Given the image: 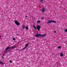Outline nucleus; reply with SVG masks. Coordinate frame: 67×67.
Wrapping results in <instances>:
<instances>
[{
	"mask_svg": "<svg viewBox=\"0 0 67 67\" xmlns=\"http://www.w3.org/2000/svg\"><path fill=\"white\" fill-rule=\"evenodd\" d=\"M13 40L14 41H15V38H13Z\"/></svg>",
	"mask_w": 67,
	"mask_h": 67,
	"instance_id": "nucleus-20",
	"label": "nucleus"
},
{
	"mask_svg": "<svg viewBox=\"0 0 67 67\" xmlns=\"http://www.w3.org/2000/svg\"><path fill=\"white\" fill-rule=\"evenodd\" d=\"M5 54H3V55H4Z\"/></svg>",
	"mask_w": 67,
	"mask_h": 67,
	"instance_id": "nucleus-27",
	"label": "nucleus"
},
{
	"mask_svg": "<svg viewBox=\"0 0 67 67\" xmlns=\"http://www.w3.org/2000/svg\"><path fill=\"white\" fill-rule=\"evenodd\" d=\"M1 36L0 35V38H1Z\"/></svg>",
	"mask_w": 67,
	"mask_h": 67,
	"instance_id": "nucleus-26",
	"label": "nucleus"
},
{
	"mask_svg": "<svg viewBox=\"0 0 67 67\" xmlns=\"http://www.w3.org/2000/svg\"><path fill=\"white\" fill-rule=\"evenodd\" d=\"M26 28V30H28L29 29V28H28V26H26V27H25Z\"/></svg>",
	"mask_w": 67,
	"mask_h": 67,
	"instance_id": "nucleus-8",
	"label": "nucleus"
},
{
	"mask_svg": "<svg viewBox=\"0 0 67 67\" xmlns=\"http://www.w3.org/2000/svg\"><path fill=\"white\" fill-rule=\"evenodd\" d=\"M52 22L55 23H56V21L53 20H49L47 22V24H49V23H52Z\"/></svg>",
	"mask_w": 67,
	"mask_h": 67,
	"instance_id": "nucleus-2",
	"label": "nucleus"
},
{
	"mask_svg": "<svg viewBox=\"0 0 67 67\" xmlns=\"http://www.w3.org/2000/svg\"><path fill=\"white\" fill-rule=\"evenodd\" d=\"M25 27V26H24V25H23V27H22V28L23 29H24V28Z\"/></svg>",
	"mask_w": 67,
	"mask_h": 67,
	"instance_id": "nucleus-9",
	"label": "nucleus"
},
{
	"mask_svg": "<svg viewBox=\"0 0 67 67\" xmlns=\"http://www.w3.org/2000/svg\"><path fill=\"white\" fill-rule=\"evenodd\" d=\"M9 48H10V47L9 46H8V47L7 48H6V49H5V52H7V50H8V49H9Z\"/></svg>",
	"mask_w": 67,
	"mask_h": 67,
	"instance_id": "nucleus-5",
	"label": "nucleus"
},
{
	"mask_svg": "<svg viewBox=\"0 0 67 67\" xmlns=\"http://www.w3.org/2000/svg\"><path fill=\"white\" fill-rule=\"evenodd\" d=\"M9 62H10V63H12V61L11 60H10L9 61Z\"/></svg>",
	"mask_w": 67,
	"mask_h": 67,
	"instance_id": "nucleus-18",
	"label": "nucleus"
},
{
	"mask_svg": "<svg viewBox=\"0 0 67 67\" xmlns=\"http://www.w3.org/2000/svg\"><path fill=\"white\" fill-rule=\"evenodd\" d=\"M14 22L15 24L17 25H20V23L18 22V21L17 20H15L14 21Z\"/></svg>",
	"mask_w": 67,
	"mask_h": 67,
	"instance_id": "nucleus-4",
	"label": "nucleus"
},
{
	"mask_svg": "<svg viewBox=\"0 0 67 67\" xmlns=\"http://www.w3.org/2000/svg\"><path fill=\"white\" fill-rule=\"evenodd\" d=\"M61 48V46H59L58 47V48Z\"/></svg>",
	"mask_w": 67,
	"mask_h": 67,
	"instance_id": "nucleus-14",
	"label": "nucleus"
},
{
	"mask_svg": "<svg viewBox=\"0 0 67 67\" xmlns=\"http://www.w3.org/2000/svg\"><path fill=\"white\" fill-rule=\"evenodd\" d=\"M29 45V44H26V45H25V47H27V46H28V45Z\"/></svg>",
	"mask_w": 67,
	"mask_h": 67,
	"instance_id": "nucleus-7",
	"label": "nucleus"
},
{
	"mask_svg": "<svg viewBox=\"0 0 67 67\" xmlns=\"http://www.w3.org/2000/svg\"><path fill=\"white\" fill-rule=\"evenodd\" d=\"M65 32H67V29H65Z\"/></svg>",
	"mask_w": 67,
	"mask_h": 67,
	"instance_id": "nucleus-16",
	"label": "nucleus"
},
{
	"mask_svg": "<svg viewBox=\"0 0 67 67\" xmlns=\"http://www.w3.org/2000/svg\"><path fill=\"white\" fill-rule=\"evenodd\" d=\"M40 22H41V21H37V23H40Z\"/></svg>",
	"mask_w": 67,
	"mask_h": 67,
	"instance_id": "nucleus-13",
	"label": "nucleus"
},
{
	"mask_svg": "<svg viewBox=\"0 0 67 67\" xmlns=\"http://www.w3.org/2000/svg\"><path fill=\"white\" fill-rule=\"evenodd\" d=\"M60 56L61 57H62V56H63V53H61L60 54Z\"/></svg>",
	"mask_w": 67,
	"mask_h": 67,
	"instance_id": "nucleus-10",
	"label": "nucleus"
},
{
	"mask_svg": "<svg viewBox=\"0 0 67 67\" xmlns=\"http://www.w3.org/2000/svg\"><path fill=\"white\" fill-rule=\"evenodd\" d=\"M33 27H34V29H35L36 30V27H35V26L34 25Z\"/></svg>",
	"mask_w": 67,
	"mask_h": 67,
	"instance_id": "nucleus-11",
	"label": "nucleus"
},
{
	"mask_svg": "<svg viewBox=\"0 0 67 67\" xmlns=\"http://www.w3.org/2000/svg\"><path fill=\"white\" fill-rule=\"evenodd\" d=\"M26 48V47H25L23 48V49H25V48Z\"/></svg>",
	"mask_w": 67,
	"mask_h": 67,
	"instance_id": "nucleus-22",
	"label": "nucleus"
},
{
	"mask_svg": "<svg viewBox=\"0 0 67 67\" xmlns=\"http://www.w3.org/2000/svg\"><path fill=\"white\" fill-rule=\"evenodd\" d=\"M44 9H45V8L43 7L42 8V10H43L42 11V12H45V10Z\"/></svg>",
	"mask_w": 67,
	"mask_h": 67,
	"instance_id": "nucleus-6",
	"label": "nucleus"
},
{
	"mask_svg": "<svg viewBox=\"0 0 67 67\" xmlns=\"http://www.w3.org/2000/svg\"><path fill=\"white\" fill-rule=\"evenodd\" d=\"M10 49H13V48H14L13 47H11L10 48Z\"/></svg>",
	"mask_w": 67,
	"mask_h": 67,
	"instance_id": "nucleus-15",
	"label": "nucleus"
},
{
	"mask_svg": "<svg viewBox=\"0 0 67 67\" xmlns=\"http://www.w3.org/2000/svg\"><path fill=\"white\" fill-rule=\"evenodd\" d=\"M0 64H3V62H0Z\"/></svg>",
	"mask_w": 67,
	"mask_h": 67,
	"instance_id": "nucleus-12",
	"label": "nucleus"
},
{
	"mask_svg": "<svg viewBox=\"0 0 67 67\" xmlns=\"http://www.w3.org/2000/svg\"><path fill=\"white\" fill-rule=\"evenodd\" d=\"M44 19V18L42 17V19Z\"/></svg>",
	"mask_w": 67,
	"mask_h": 67,
	"instance_id": "nucleus-25",
	"label": "nucleus"
},
{
	"mask_svg": "<svg viewBox=\"0 0 67 67\" xmlns=\"http://www.w3.org/2000/svg\"><path fill=\"white\" fill-rule=\"evenodd\" d=\"M2 58L3 59L4 58H3V57H2Z\"/></svg>",
	"mask_w": 67,
	"mask_h": 67,
	"instance_id": "nucleus-24",
	"label": "nucleus"
},
{
	"mask_svg": "<svg viewBox=\"0 0 67 67\" xmlns=\"http://www.w3.org/2000/svg\"><path fill=\"white\" fill-rule=\"evenodd\" d=\"M46 36V34H44V35H42L41 34H37L36 35H35V36L36 37H43L45 36Z\"/></svg>",
	"mask_w": 67,
	"mask_h": 67,
	"instance_id": "nucleus-1",
	"label": "nucleus"
},
{
	"mask_svg": "<svg viewBox=\"0 0 67 67\" xmlns=\"http://www.w3.org/2000/svg\"><path fill=\"white\" fill-rule=\"evenodd\" d=\"M41 3H42L43 2V0H40Z\"/></svg>",
	"mask_w": 67,
	"mask_h": 67,
	"instance_id": "nucleus-19",
	"label": "nucleus"
},
{
	"mask_svg": "<svg viewBox=\"0 0 67 67\" xmlns=\"http://www.w3.org/2000/svg\"><path fill=\"white\" fill-rule=\"evenodd\" d=\"M37 26V29L38 30V31H40V29H41V26H39V25H36Z\"/></svg>",
	"mask_w": 67,
	"mask_h": 67,
	"instance_id": "nucleus-3",
	"label": "nucleus"
},
{
	"mask_svg": "<svg viewBox=\"0 0 67 67\" xmlns=\"http://www.w3.org/2000/svg\"><path fill=\"white\" fill-rule=\"evenodd\" d=\"M14 48H16V46H13Z\"/></svg>",
	"mask_w": 67,
	"mask_h": 67,
	"instance_id": "nucleus-17",
	"label": "nucleus"
},
{
	"mask_svg": "<svg viewBox=\"0 0 67 67\" xmlns=\"http://www.w3.org/2000/svg\"><path fill=\"white\" fill-rule=\"evenodd\" d=\"M56 31H54V33H56Z\"/></svg>",
	"mask_w": 67,
	"mask_h": 67,
	"instance_id": "nucleus-21",
	"label": "nucleus"
},
{
	"mask_svg": "<svg viewBox=\"0 0 67 67\" xmlns=\"http://www.w3.org/2000/svg\"><path fill=\"white\" fill-rule=\"evenodd\" d=\"M25 17L26 18H27V16H25Z\"/></svg>",
	"mask_w": 67,
	"mask_h": 67,
	"instance_id": "nucleus-23",
	"label": "nucleus"
}]
</instances>
